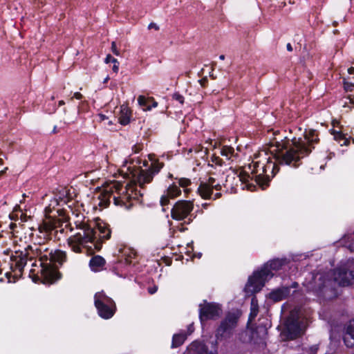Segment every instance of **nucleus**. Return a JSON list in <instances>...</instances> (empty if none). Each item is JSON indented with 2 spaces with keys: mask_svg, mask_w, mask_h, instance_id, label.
I'll return each mask as SVG.
<instances>
[{
  "mask_svg": "<svg viewBox=\"0 0 354 354\" xmlns=\"http://www.w3.org/2000/svg\"><path fill=\"white\" fill-rule=\"evenodd\" d=\"M221 313V307L217 304L207 302L205 300L203 304H201V322L203 319H215Z\"/></svg>",
  "mask_w": 354,
  "mask_h": 354,
  "instance_id": "12",
  "label": "nucleus"
},
{
  "mask_svg": "<svg viewBox=\"0 0 354 354\" xmlns=\"http://www.w3.org/2000/svg\"><path fill=\"white\" fill-rule=\"evenodd\" d=\"M348 98L349 99L351 103L354 104V94L349 95Z\"/></svg>",
  "mask_w": 354,
  "mask_h": 354,
  "instance_id": "40",
  "label": "nucleus"
},
{
  "mask_svg": "<svg viewBox=\"0 0 354 354\" xmlns=\"http://www.w3.org/2000/svg\"><path fill=\"white\" fill-rule=\"evenodd\" d=\"M57 132H58V131H57V126H55L53 129V133H57Z\"/></svg>",
  "mask_w": 354,
  "mask_h": 354,
  "instance_id": "47",
  "label": "nucleus"
},
{
  "mask_svg": "<svg viewBox=\"0 0 354 354\" xmlns=\"http://www.w3.org/2000/svg\"><path fill=\"white\" fill-rule=\"evenodd\" d=\"M203 207H204V208H206L208 205V203H203L202 204Z\"/></svg>",
  "mask_w": 354,
  "mask_h": 354,
  "instance_id": "52",
  "label": "nucleus"
},
{
  "mask_svg": "<svg viewBox=\"0 0 354 354\" xmlns=\"http://www.w3.org/2000/svg\"><path fill=\"white\" fill-rule=\"evenodd\" d=\"M16 227V224H15V223H10V229H11V230H13V229H14V227Z\"/></svg>",
  "mask_w": 354,
  "mask_h": 354,
  "instance_id": "48",
  "label": "nucleus"
},
{
  "mask_svg": "<svg viewBox=\"0 0 354 354\" xmlns=\"http://www.w3.org/2000/svg\"><path fill=\"white\" fill-rule=\"evenodd\" d=\"M343 339L347 347L351 348L354 346V319L348 323Z\"/></svg>",
  "mask_w": 354,
  "mask_h": 354,
  "instance_id": "19",
  "label": "nucleus"
},
{
  "mask_svg": "<svg viewBox=\"0 0 354 354\" xmlns=\"http://www.w3.org/2000/svg\"><path fill=\"white\" fill-rule=\"evenodd\" d=\"M292 286L294 287V288H296L297 286V283H293Z\"/></svg>",
  "mask_w": 354,
  "mask_h": 354,
  "instance_id": "53",
  "label": "nucleus"
},
{
  "mask_svg": "<svg viewBox=\"0 0 354 354\" xmlns=\"http://www.w3.org/2000/svg\"><path fill=\"white\" fill-rule=\"evenodd\" d=\"M216 339L211 337L209 340L201 342L200 354H217Z\"/></svg>",
  "mask_w": 354,
  "mask_h": 354,
  "instance_id": "15",
  "label": "nucleus"
},
{
  "mask_svg": "<svg viewBox=\"0 0 354 354\" xmlns=\"http://www.w3.org/2000/svg\"><path fill=\"white\" fill-rule=\"evenodd\" d=\"M286 140L281 142H276V145L271 146L270 153L275 162L267 157L266 151H261L255 156L252 163L248 165L250 174L247 171H241L239 174V180L250 185V181H254L262 189H265L272 178L279 171L277 163L297 167L300 165V160L311 152L314 145L319 142L317 131L314 129L305 130L303 138L285 137Z\"/></svg>",
  "mask_w": 354,
  "mask_h": 354,
  "instance_id": "1",
  "label": "nucleus"
},
{
  "mask_svg": "<svg viewBox=\"0 0 354 354\" xmlns=\"http://www.w3.org/2000/svg\"><path fill=\"white\" fill-rule=\"evenodd\" d=\"M109 80V77H107L105 80H104V82H106Z\"/></svg>",
  "mask_w": 354,
  "mask_h": 354,
  "instance_id": "55",
  "label": "nucleus"
},
{
  "mask_svg": "<svg viewBox=\"0 0 354 354\" xmlns=\"http://www.w3.org/2000/svg\"><path fill=\"white\" fill-rule=\"evenodd\" d=\"M75 223L78 232L67 239L68 247L75 253L83 252L84 249L100 250L103 241L111 237L109 225L102 221L95 223L94 226L84 221Z\"/></svg>",
  "mask_w": 354,
  "mask_h": 354,
  "instance_id": "5",
  "label": "nucleus"
},
{
  "mask_svg": "<svg viewBox=\"0 0 354 354\" xmlns=\"http://www.w3.org/2000/svg\"><path fill=\"white\" fill-rule=\"evenodd\" d=\"M238 320L239 315L237 314L234 313L227 314L216 330V339H222L230 337L237 326Z\"/></svg>",
  "mask_w": 354,
  "mask_h": 354,
  "instance_id": "10",
  "label": "nucleus"
},
{
  "mask_svg": "<svg viewBox=\"0 0 354 354\" xmlns=\"http://www.w3.org/2000/svg\"><path fill=\"white\" fill-rule=\"evenodd\" d=\"M343 83L346 91H354V64L347 69V75L344 74Z\"/></svg>",
  "mask_w": 354,
  "mask_h": 354,
  "instance_id": "18",
  "label": "nucleus"
},
{
  "mask_svg": "<svg viewBox=\"0 0 354 354\" xmlns=\"http://www.w3.org/2000/svg\"><path fill=\"white\" fill-rule=\"evenodd\" d=\"M95 306L99 315L104 319L113 317L115 310V305L111 298L106 296L104 292H97L95 295Z\"/></svg>",
  "mask_w": 354,
  "mask_h": 354,
  "instance_id": "8",
  "label": "nucleus"
},
{
  "mask_svg": "<svg viewBox=\"0 0 354 354\" xmlns=\"http://www.w3.org/2000/svg\"><path fill=\"white\" fill-rule=\"evenodd\" d=\"M301 333V326L298 313L292 311L286 319L283 329L281 332L283 337L287 339L297 338Z\"/></svg>",
  "mask_w": 354,
  "mask_h": 354,
  "instance_id": "9",
  "label": "nucleus"
},
{
  "mask_svg": "<svg viewBox=\"0 0 354 354\" xmlns=\"http://www.w3.org/2000/svg\"><path fill=\"white\" fill-rule=\"evenodd\" d=\"M64 104H65V102H64V101H63V100H60V101L59 102V106H62V105H64Z\"/></svg>",
  "mask_w": 354,
  "mask_h": 354,
  "instance_id": "49",
  "label": "nucleus"
},
{
  "mask_svg": "<svg viewBox=\"0 0 354 354\" xmlns=\"http://www.w3.org/2000/svg\"><path fill=\"white\" fill-rule=\"evenodd\" d=\"M120 122L122 125H127L130 121V113L127 106H122L121 109V115L120 116Z\"/></svg>",
  "mask_w": 354,
  "mask_h": 354,
  "instance_id": "24",
  "label": "nucleus"
},
{
  "mask_svg": "<svg viewBox=\"0 0 354 354\" xmlns=\"http://www.w3.org/2000/svg\"><path fill=\"white\" fill-rule=\"evenodd\" d=\"M289 261L284 259H275L266 263L259 270L254 271L253 274L248 278L244 290L247 296L252 295L259 292L268 279H271L274 274L273 270H279L286 266Z\"/></svg>",
  "mask_w": 354,
  "mask_h": 354,
  "instance_id": "6",
  "label": "nucleus"
},
{
  "mask_svg": "<svg viewBox=\"0 0 354 354\" xmlns=\"http://www.w3.org/2000/svg\"><path fill=\"white\" fill-rule=\"evenodd\" d=\"M197 192H199V187L197 189Z\"/></svg>",
  "mask_w": 354,
  "mask_h": 354,
  "instance_id": "58",
  "label": "nucleus"
},
{
  "mask_svg": "<svg viewBox=\"0 0 354 354\" xmlns=\"http://www.w3.org/2000/svg\"><path fill=\"white\" fill-rule=\"evenodd\" d=\"M354 280V272L346 265L340 266L327 272L310 273L303 282L306 291L313 292L319 300H329L337 295L334 287L348 286Z\"/></svg>",
  "mask_w": 354,
  "mask_h": 354,
  "instance_id": "4",
  "label": "nucleus"
},
{
  "mask_svg": "<svg viewBox=\"0 0 354 354\" xmlns=\"http://www.w3.org/2000/svg\"><path fill=\"white\" fill-rule=\"evenodd\" d=\"M210 167H213V164H210L209 162H208L206 165V170H207V172H211L210 170L207 169L208 168H210Z\"/></svg>",
  "mask_w": 354,
  "mask_h": 354,
  "instance_id": "43",
  "label": "nucleus"
},
{
  "mask_svg": "<svg viewBox=\"0 0 354 354\" xmlns=\"http://www.w3.org/2000/svg\"><path fill=\"white\" fill-rule=\"evenodd\" d=\"M258 329L260 330L261 333L262 338L266 335L267 328L266 326L264 327H259Z\"/></svg>",
  "mask_w": 354,
  "mask_h": 354,
  "instance_id": "37",
  "label": "nucleus"
},
{
  "mask_svg": "<svg viewBox=\"0 0 354 354\" xmlns=\"http://www.w3.org/2000/svg\"><path fill=\"white\" fill-rule=\"evenodd\" d=\"M320 169H324V166H323V165H321V166H320Z\"/></svg>",
  "mask_w": 354,
  "mask_h": 354,
  "instance_id": "56",
  "label": "nucleus"
},
{
  "mask_svg": "<svg viewBox=\"0 0 354 354\" xmlns=\"http://www.w3.org/2000/svg\"><path fill=\"white\" fill-rule=\"evenodd\" d=\"M221 185L216 182V180L213 176H209L208 179H205L204 181L201 182V197L203 198H210L212 194V189L219 190Z\"/></svg>",
  "mask_w": 354,
  "mask_h": 354,
  "instance_id": "13",
  "label": "nucleus"
},
{
  "mask_svg": "<svg viewBox=\"0 0 354 354\" xmlns=\"http://www.w3.org/2000/svg\"><path fill=\"white\" fill-rule=\"evenodd\" d=\"M151 160L149 169H142L140 166L138 167L134 164V161L129 163L125 160L123 164L122 171L131 179L130 183L125 185L119 182H113L106 186L103 191L100 194L98 199L99 205L106 207L112 198L115 205L124 207L125 209H130L133 205V201H138L143 194L140 190H138L137 185L142 187L145 184L151 182L154 175L158 174L162 168L163 164L158 160Z\"/></svg>",
  "mask_w": 354,
  "mask_h": 354,
  "instance_id": "3",
  "label": "nucleus"
},
{
  "mask_svg": "<svg viewBox=\"0 0 354 354\" xmlns=\"http://www.w3.org/2000/svg\"><path fill=\"white\" fill-rule=\"evenodd\" d=\"M73 97H75L77 100H81L82 98V95L79 92H76L74 93Z\"/></svg>",
  "mask_w": 354,
  "mask_h": 354,
  "instance_id": "39",
  "label": "nucleus"
},
{
  "mask_svg": "<svg viewBox=\"0 0 354 354\" xmlns=\"http://www.w3.org/2000/svg\"><path fill=\"white\" fill-rule=\"evenodd\" d=\"M105 260L100 256H95L92 257L89 262L91 269L94 272H99L104 268Z\"/></svg>",
  "mask_w": 354,
  "mask_h": 354,
  "instance_id": "20",
  "label": "nucleus"
},
{
  "mask_svg": "<svg viewBox=\"0 0 354 354\" xmlns=\"http://www.w3.org/2000/svg\"><path fill=\"white\" fill-rule=\"evenodd\" d=\"M216 145L215 140H207L204 144H201V153L203 151L205 155H207L210 149L214 151L212 155V162L219 166L229 165L236 159L237 155L232 147L222 145L217 147Z\"/></svg>",
  "mask_w": 354,
  "mask_h": 354,
  "instance_id": "7",
  "label": "nucleus"
},
{
  "mask_svg": "<svg viewBox=\"0 0 354 354\" xmlns=\"http://www.w3.org/2000/svg\"><path fill=\"white\" fill-rule=\"evenodd\" d=\"M286 48L288 51L292 50V47L291 44L289 43L287 44Z\"/></svg>",
  "mask_w": 354,
  "mask_h": 354,
  "instance_id": "45",
  "label": "nucleus"
},
{
  "mask_svg": "<svg viewBox=\"0 0 354 354\" xmlns=\"http://www.w3.org/2000/svg\"><path fill=\"white\" fill-rule=\"evenodd\" d=\"M157 290H158V286H153V287H149L148 288V292L151 295L154 294L155 292H157Z\"/></svg>",
  "mask_w": 354,
  "mask_h": 354,
  "instance_id": "35",
  "label": "nucleus"
},
{
  "mask_svg": "<svg viewBox=\"0 0 354 354\" xmlns=\"http://www.w3.org/2000/svg\"><path fill=\"white\" fill-rule=\"evenodd\" d=\"M193 209V204L188 201H178L171 209V216L174 219L181 221L186 218Z\"/></svg>",
  "mask_w": 354,
  "mask_h": 354,
  "instance_id": "11",
  "label": "nucleus"
},
{
  "mask_svg": "<svg viewBox=\"0 0 354 354\" xmlns=\"http://www.w3.org/2000/svg\"><path fill=\"white\" fill-rule=\"evenodd\" d=\"M44 254H48V263L49 266H53V263H58L62 265L66 258V254L64 252L61 250H52L48 251L46 248V251L43 252Z\"/></svg>",
  "mask_w": 354,
  "mask_h": 354,
  "instance_id": "14",
  "label": "nucleus"
},
{
  "mask_svg": "<svg viewBox=\"0 0 354 354\" xmlns=\"http://www.w3.org/2000/svg\"><path fill=\"white\" fill-rule=\"evenodd\" d=\"M221 193H216V194H214V199H216V198H219V197L221 196Z\"/></svg>",
  "mask_w": 354,
  "mask_h": 354,
  "instance_id": "46",
  "label": "nucleus"
},
{
  "mask_svg": "<svg viewBox=\"0 0 354 354\" xmlns=\"http://www.w3.org/2000/svg\"><path fill=\"white\" fill-rule=\"evenodd\" d=\"M172 98L174 100H175L176 101L178 102L181 104H183V102H184V97H183V96L181 95L180 94L178 93H175L173 95Z\"/></svg>",
  "mask_w": 354,
  "mask_h": 354,
  "instance_id": "31",
  "label": "nucleus"
},
{
  "mask_svg": "<svg viewBox=\"0 0 354 354\" xmlns=\"http://www.w3.org/2000/svg\"><path fill=\"white\" fill-rule=\"evenodd\" d=\"M62 225L61 218H57L54 216L46 217L39 226V235L35 237L33 233L30 234L33 245H28L24 253L16 252L15 255L12 256L11 267L21 272L28 266L29 261V275L33 279L44 278L47 282L53 283L59 279V272L53 266H49L48 254H44L43 252L46 251V246L44 244L46 240L60 239L58 234H63L64 230Z\"/></svg>",
  "mask_w": 354,
  "mask_h": 354,
  "instance_id": "2",
  "label": "nucleus"
},
{
  "mask_svg": "<svg viewBox=\"0 0 354 354\" xmlns=\"http://www.w3.org/2000/svg\"><path fill=\"white\" fill-rule=\"evenodd\" d=\"M124 262L126 264H131L133 262V259H134L136 254L134 252L130 250L129 249H127L124 250Z\"/></svg>",
  "mask_w": 354,
  "mask_h": 354,
  "instance_id": "28",
  "label": "nucleus"
},
{
  "mask_svg": "<svg viewBox=\"0 0 354 354\" xmlns=\"http://www.w3.org/2000/svg\"><path fill=\"white\" fill-rule=\"evenodd\" d=\"M105 63L106 64H109L110 62H113V72L115 73H118V70H119V62L118 61L113 57L111 55H107L106 58H105Z\"/></svg>",
  "mask_w": 354,
  "mask_h": 354,
  "instance_id": "25",
  "label": "nucleus"
},
{
  "mask_svg": "<svg viewBox=\"0 0 354 354\" xmlns=\"http://www.w3.org/2000/svg\"><path fill=\"white\" fill-rule=\"evenodd\" d=\"M191 183V180L188 178H179L178 179V185L182 187H187Z\"/></svg>",
  "mask_w": 354,
  "mask_h": 354,
  "instance_id": "30",
  "label": "nucleus"
},
{
  "mask_svg": "<svg viewBox=\"0 0 354 354\" xmlns=\"http://www.w3.org/2000/svg\"><path fill=\"white\" fill-rule=\"evenodd\" d=\"M348 249L351 250V251H354V241L352 242L351 243H350L348 245Z\"/></svg>",
  "mask_w": 354,
  "mask_h": 354,
  "instance_id": "41",
  "label": "nucleus"
},
{
  "mask_svg": "<svg viewBox=\"0 0 354 354\" xmlns=\"http://www.w3.org/2000/svg\"><path fill=\"white\" fill-rule=\"evenodd\" d=\"M148 165V162L147 160L143 161V166L147 167Z\"/></svg>",
  "mask_w": 354,
  "mask_h": 354,
  "instance_id": "50",
  "label": "nucleus"
},
{
  "mask_svg": "<svg viewBox=\"0 0 354 354\" xmlns=\"http://www.w3.org/2000/svg\"><path fill=\"white\" fill-rule=\"evenodd\" d=\"M318 351V346L317 345H313L309 347L308 350V353L309 354H316V353Z\"/></svg>",
  "mask_w": 354,
  "mask_h": 354,
  "instance_id": "33",
  "label": "nucleus"
},
{
  "mask_svg": "<svg viewBox=\"0 0 354 354\" xmlns=\"http://www.w3.org/2000/svg\"><path fill=\"white\" fill-rule=\"evenodd\" d=\"M138 102L140 106L143 107L144 109L145 108H147V106H149V97L147 98L143 95H140L138 97Z\"/></svg>",
  "mask_w": 354,
  "mask_h": 354,
  "instance_id": "29",
  "label": "nucleus"
},
{
  "mask_svg": "<svg viewBox=\"0 0 354 354\" xmlns=\"http://www.w3.org/2000/svg\"><path fill=\"white\" fill-rule=\"evenodd\" d=\"M219 59H221V60H223V59H225V55H221L219 56Z\"/></svg>",
  "mask_w": 354,
  "mask_h": 354,
  "instance_id": "51",
  "label": "nucleus"
},
{
  "mask_svg": "<svg viewBox=\"0 0 354 354\" xmlns=\"http://www.w3.org/2000/svg\"><path fill=\"white\" fill-rule=\"evenodd\" d=\"M180 189L176 184L170 185L165 194L162 195L160 199V203L162 206L166 205L169 198H174L180 194Z\"/></svg>",
  "mask_w": 354,
  "mask_h": 354,
  "instance_id": "17",
  "label": "nucleus"
},
{
  "mask_svg": "<svg viewBox=\"0 0 354 354\" xmlns=\"http://www.w3.org/2000/svg\"><path fill=\"white\" fill-rule=\"evenodd\" d=\"M206 80H207V77H204L201 80V82H200L201 86H203L205 85V82Z\"/></svg>",
  "mask_w": 354,
  "mask_h": 354,
  "instance_id": "44",
  "label": "nucleus"
},
{
  "mask_svg": "<svg viewBox=\"0 0 354 354\" xmlns=\"http://www.w3.org/2000/svg\"><path fill=\"white\" fill-rule=\"evenodd\" d=\"M187 338V334L185 332H180L174 334L172 338V347L176 348L182 345Z\"/></svg>",
  "mask_w": 354,
  "mask_h": 354,
  "instance_id": "23",
  "label": "nucleus"
},
{
  "mask_svg": "<svg viewBox=\"0 0 354 354\" xmlns=\"http://www.w3.org/2000/svg\"><path fill=\"white\" fill-rule=\"evenodd\" d=\"M259 313L258 301L256 296H253L251 299L250 313L248 321L252 322L257 317Z\"/></svg>",
  "mask_w": 354,
  "mask_h": 354,
  "instance_id": "22",
  "label": "nucleus"
},
{
  "mask_svg": "<svg viewBox=\"0 0 354 354\" xmlns=\"http://www.w3.org/2000/svg\"><path fill=\"white\" fill-rule=\"evenodd\" d=\"M152 102V104H149L147 108L144 109L145 111H150L152 107H156L158 106V103L153 100V97H149V102Z\"/></svg>",
  "mask_w": 354,
  "mask_h": 354,
  "instance_id": "32",
  "label": "nucleus"
},
{
  "mask_svg": "<svg viewBox=\"0 0 354 354\" xmlns=\"http://www.w3.org/2000/svg\"><path fill=\"white\" fill-rule=\"evenodd\" d=\"M290 293V288L286 286H282L274 289L269 293V298L274 301H279L285 299Z\"/></svg>",
  "mask_w": 354,
  "mask_h": 354,
  "instance_id": "16",
  "label": "nucleus"
},
{
  "mask_svg": "<svg viewBox=\"0 0 354 354\" xmlns=\"http://www.w3.org/2000/svg\"><path fill=\"white\" fill-rule=\"evenodd\" d=\"M1 156H5V155L2 152H0V165L3 164V159Z\"/></svg>",
  "mask_w": 354,
  "mask_h": 354,
  "instance_id": "42",
  "label": "nucleus"
},
{
  "mask_svg": "<svg viewBox=\"0 0 354 354\" xmlns=\"http://www.w3.org/2000/svg\"><path fill=\"white\" fill-rule=\"evenodd\" d=\"M298 131H301V128H299V129H298Z\"/></svg>",
  "mask_w": 354,
  "mask_h": 354,
  "instance_id": "59",
  "label": "nucleus"
},
{
  "mask_svg": "<svg viewBox=\"0 0 354 354\" xmlns=\"http://www.w3.org/2000/svg\"><path fill=\"white\" fill-rule=\"evenodd\" d=\"M111 50L113 53V54H115V55H120L119 50H118V48L116 47L115 41H112V43H111Z\"/></svg>",
  "mask_w": 354,
  "mask_h": 354,
  "instance_id": "34",
  "label": "nucleus"
},
{
  "mask_svg": "<svg viewBox=\"0 0 354 354\" xmlns=\"http://www.w3.org/2000/svg\"><path fill=\"white\" fill-rule=\"evenodd\" d=\"M66 192H64L62 196L60 195L59 198L55 197L53 200L51 201L50 204L48 207H46V212H51V207L53 209L55 208V205H62V204H66L68 202V199L66 197Z\"/></svg>",
  "mask_w": 354,
  "mask_h": 354,
  "instance_id": "21",
  "label": "nucleus"
},
{
  "mask_svg": "<svg viewBox=\"0 0 354 354\" xmlns=\"http://www.w3.org/2000/svg\"><path fill=\"white\" fill-rule=\"evenodd\" d=\"M184 354H199V343L194 342L187 349Z\"/></svg>",
  "mask_w": 354,
  "mask_h": 354,
  "instance_id": "27",
  "label": "nucleus"
},
{
  "mask_svg": "<svg viewBox=\"0 0 354 354\" xmlns=\"http://www.w3.org/2000/svg\"><path fill=\"white\" fill-rule=\"evenodd\" d=\"M334 139L337 140L341 146L348 145L349 144V140L339 132L334 133Z\"/></svg>",
  "mask_w": 354,
  "mask_h": 354,
  "instance_id": "26",
  "label": "nucleus"
},
{
  "mask_svg": "<svg viewBox=\"0 0 354 354\" xmlns=\"http://www.w3.org/2000/svg\"><path fill=\"white\" fill-rule=\"evenodd\" d=\"M3 172H4V171H0V175H1V174H3Z\"/></svg>",
  "mask_w": 354,
  "mask_h": 354,
  "instance_id": "57",
  "label": "nucleus"
},
{
  "mask_svg": "<svg viewBox=\"0 0 354 354\" xmlns=\"http://www.w3.org/2000/svg\"><path fill=\"white\" fill-rule=\"evenodd\" d=\"M255 333H256V332H254V331L252 332V339L254 338V336Z\"/></svg>",
  "mask_w": 354,
  "mask_h": 354,
  "instance_id": "54",
  "label": "nucleus"
},
{
  "mask_svg": "<svg viewBox=\"0 0 354 354\" xmlns=\"http://www.w3.org/2000/svg\"><path fill=\"white\" fill-rule=\"evenodd\" d=\"M148 28H149V29L154 28L156 30H159V27L158 26V25L154 23L149 24Z\"/></svg>",
  "mask_w": 354,
  "mask_h": 354,
  "instance_id": "38",
  "label": "nucleus"
},
{
  "mask_svg": "<svg viewBox=\"0 0 354 354\" xmlns=\"http://www.w3.org/2000/svg\"><path fill=\"white\" fill-rule=\"evenodd\" d=\"M194 328L193 324L189 325L187 327V332L185 333L187 334V336L191 335L194 332Z\"/></svg>",
  "mask_w": 354,
  "mask_h": 354,
  "instance_id": "36",
  "label": "nucleus"
}]
</instances>
